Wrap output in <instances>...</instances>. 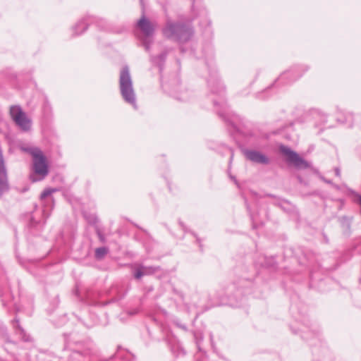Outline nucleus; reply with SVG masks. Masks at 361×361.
<instances>
[{"label": "nucleus", "mask_w": 361, "mask_h": 361, "mask_svg": "<svg viewBox=\"0 0 361 361\" xmlns=\"http://www.w3.org/2000/svg\"><path fill=\"white\" fill-rule=\"evenodd\" d=\"M208 86L213 94H216L218 100L214 99L213 103L218 115L227 123L231 124L234 129L238 130V123L240 118L238 115L230 113L224 99V86L221 84L217 75H211L208 79Z\"/></svg>", "instance_id": "obj_1"}, {"label": "nucleus", "mask_w": 361, "mask_h": 361, "mask_svg": "<svg viewBox=\"0 0 361 361\" xmlns=\"http://www.w3.org/2000/svg\"><path fill=\"white\" fill-rule=\"evenodd\" d=\"M21 149L23 152H27L32 157V168L36 176H31L30 178L32 182H37L43 180L49 173V165L47 157L43 154L42 151L36 147H23Z\"/></svg>", "instance_id": "obj_2"}, {"label": "nucleus", "mask_w": 361, "mask_h": 361, "mask_svg": "<svg viewBox=\"0 0 361 361\" xmlns=\"http://www.w3.org/2000/svg\"><path fill=\"white\" fill-rule=\"evenodd\" d=\"M162 33L167 39L178 43H185L190 39L193 35V30L185 23L168 20L162 29Z\"/></svg>", "instance_id": "obj_3"}, {"label": "nucleus", "mask_w": 361, "mask_h": 361, "mask_svg": "<svg viewBox=\"0 0 361 361\" xmlns=\"http://www.w3.org/2000/svg\"><path fill=\"white\" fill-rule=\"evenodd\" d=\"M119 87L124 101L137 108L136 96L133 85L132 78L128 66L123 67L120 73Z\"/></svg>", "instance_id": "obj_4"}, {"label": "nucleus", "mask_w": 361, "mask_h": 361, "mask_svg": "<svg viewBox=\"0 0 361 361\" xmlns=\"http://www.w3.org/2000/svg\"><path fill=\"white\" fill-rule=\"evenodd\" d=\"M137 27L140 30L142 35L137 36L145 49L149 52L151 44L153 43V37L155 33L157 23L151 22L143 15L137 22Z\"/></svg>", "instance_id": "obj_5"}, {"label": "nucleus", "mask_w": 361, "mask_h": 361, "mask_svg": "<svg viewBox=\"0 0 361 361\" xmlns=\"http://www.w3.org/2000/svg\"><path fill=\"white\" fill-rule=\"evenodd\" d=\"M9 114L12 120L22 131L27 132L31 129L32 121L19 105L11 106Z\"/></svg>", "instance_id": "obj_6"}, {"label": "nucleus", "mask_w": 361, "mask_h": 361, "mask_svg": "<svg viewBox=\"0 0 361 361\" xmlns=\"http://www.w3.org/2000/svg\"><path fill=\"white\" fill-rule=\"evenodd\" d=\"M308 70L307 66H298L283 73L274 82V85H288L300 78Z\"/></svg>", "instance_id": "obj_7"}, {"label": "nucleus", "mask_w": 361, "mask_h": 361, "mask_svg": "<svg viewBox=\"0 0 361 361\" xmlns=\"http://www.w3.org/2000/svg\"><path fill=\"white\" fill-rule=\"evenodd\" d=\"M281 152L287 157V161L292 163L298 169H307L310 164L302 158H301L295 152L290 148L281 145L280 147Z\"/></svg>", "instance_id": "obj_8"}, {"label": "nucleus", "mask_w": 361, "mask_h": 361, "mask_svg": "<svg viewBox=\"0 0 361 361\" xmlns=\"http://www.w3.org/2000/svg\"><path fill=\"white\" fill-rule=\"evenodd\" d=\"M89 23H95L97 25L100 27L102 29H104V25H106V21L102 18H97L93 16H86L78 21L73 27L74 35H78L83 33L87 29Z\"/></svg>", "instance_id": "obj_9"}, {"label": "nucleus", "mask_w": 361, "mask_h": 361, "mask_svg": "<svg viewBox=\"0 0 361 361\" xmlns=\"http://www.w3.org/2000/svg\"><path fill=\"white\" fill-rule=\"evenodd\" d=\"M9 190L7 169L2 153L0 152V198Z\"/></svg>", "instance_id": "obj_10"}, {"label": "nucleus", "mask_w": 361, "mask_h": 361, "mask_svg": "<svg viewBox=\"0 0 361 361\" xmlns=\"http://www.w3.org/2000/svg\"><path fill=\"white\" fill-rule=\"evenodd\" d=\"M243 153L245 157L252 162L261 164H269V159L266 155L258 151L244 149Z\"/></svg>", "instance_id": "obj_11"}, {"label": "nucleus", "mask_w": 361, "mask_h": 361, "mask_svg": "<svg viewBox=\"0 0 361 361\" xmlns=\"http://www.w3.org/2000/svg\"><path fill=\"white\" fill-rule=\"evenodd\" d=\"M168 52L166 51H163L158 56H150V61L152 63V64L157 67L159 68L160 73L162 72L164 63L166 59Z\"/></svg>", "instance_id": "obj_12"}, {"label": "nucleus", "mask_w": 361, "mask_h": 361, "mask_svg": "<svg viewBox=\"0 0 361 361\" xmlns=\"http://www.w3.org/2000/svg\"><path fill=\"white\" fill-rule=\"evenodd\" d=\"M13 326L16 329V333L21 338L23 341H30V336L26 334L25 330L20 326L19 324V320L16 318L13 320Z\"/></svg>", "instance_id": "obj_13"}, {"label": "nucleus", "mask_w": 361, "mask_h": 361, "mask_svg": "<svg viewBox=\"0 0 361 361\" xmlns=\"http://www.w3.org/2000/svg\"><path fill=\"white\" fill-rule=\"evenodd\" d=\"M332 187L337 191L341 192V193L345 194V195L355 194V192L352 189L349 188L345 184H342V185L332 184Z\"/></svg>", "instance_id": "obj_14"}, {"label": "nucleus", "mask_w": 361, "mask_h": 361, "mask_svg": "<svg viewBox=\"0 0 361 361\" xmlns=\"http://www.w3.org/2000/svg\"><path fill=\"white\" fill-rule=\"evenodd\" d=\"M115 357L117 359H121L125 361H131L133 360L134 356L128 351L120 350L116 353Z\"/></svg>", "instance_id": "obj_15"}, {"label": "nucleus", "mask_w": 361, "mask_h": 361, "mask_svg": "<svg viewBox=\"0 0 361 361\" xmlns=\"http://www.w3.org/2000/svg\"><path fill=\"white\" fill-rule=\"evenodd\" d=\"M108 252V249L105 247H98L95 250V257L97 259H102Z\"/></svg>", "instance_id": "obj_16"}, {"label": "nucleus", "mask_w": 361, "mask_h": 361, "mask_svg": "<svg viewBox=\"0 0 361 361\" xmlns=\"http://www.w3.org/2000/svg\"><path fill=\"white\" fill-rule=\"evenodd\" d=\"M58 191L56 188H46L40 195L41 200H45L47 197L51 196L53 192Z\"/></svg>", "instance_id": "obj_17"}, {"label": "nucleus", "mask_w": 361, "mask_h": 361, "mask_svg": "<svg viewBox=\"0 0 361 361\" xmlns=\"http://www.w3.org/2000/svg\"><path fill=\"white\" fill-rule=\"evenodd\" d=\"M140 267L141 268L142 270H143V272H145V275L154 274L155 271L158 270V268L153 267L140 266Z\"/></svg>", "instance_id": "obj_18"}, {"label": "nucleus", "mask_w": 361, "mask_h": 361, "mask_svg": "<svg viewBox=\"0 0 361 361\" xmlns=\"http://www.w3.org/2000/svg\"><path fill=\"white\" fill-rule=\"evenodd\" d=\"M274 205H276L282 209H285L286 204H289V202L284 200H277L274 202Z\"/></svg>", "instance_id": "obj_19"}, {"label": "nucleus", "mask_w": 361, "mask_h": 361, "mask_svg": "<svg viewBox=\"0 0 361 361\" xmlns=\"http://www.w3.org/2000/svg\"><path fill=\"white\" fill-rule=\"evenodd\" d=\"M143 276H145V272H143V270H142L140 267L136 269L134 273V277L136 279H140Z\"/></svg>", "instance_id": "obj_20"}, {"label": "nucleus", "mask_w": 361, "mask_h": 361, "mask_svg": "<svg viewBox=\"0 0 361 361\" xmlns=\"http://www.w3.org/2000/svg\"><path fill=\"white\" fill-rule=\"evenodd\" d=\"M171 94L175 97L176 99H178V100H181V101H184V100H186L187 98H188V96H187V92H185L183 94V97H178L176 92L173 90L171 91Z\"/></svg>", "instance_id": "obj_21"}, {"label": "nucleus", "mask_w": 361, "mask_h": 361, "mask_svg": "<svg viewBox=\"0 0 361 361\" xmlns=\"http://www.w3.org/2000/svg\"><path fill=\"white\" fill-rule=\"evenodd\" d=\"M38 222L34 220V218L32 216L30 217V226L35 227L37 226Z\"/></svg>", "instance_id": "obj_22"}, {"label": "nucleus", "mask_w": 361, "mask_h": 361, "mask_svg": "<svg viewBox=\"0 0 361 361\" xmlns=\"http://www.w3.org/2000/svg\"><path fill=\"white\" fill-rule=\"evenodd\" d=\"M321 178H322V180L324 183H327V184H329V185H331V186H332V184H334L331 180H329V179H326V178H325L324 177H322Z\"/></svg>", "instance_id": "obj_23"}, {"label": "nucleus", "mask_w": 361, "mask_h": 361, "mask_svg": "<svg viewBox=\"0 0 361 361\" xmlns=\"http://www.w3.org/2000/svg\"><path fill=\"white\" fill-rule=\"evenodd\" d=\"M335 174L337 177H341V170L338 167L334 169Z\"/></svg>", "instance_id": "obj_24"}, {"label": "nucleus", "mask_w": 361, "mask_h": 361, "mask_svg": "<svg viewBox=\"0 0 361 361\" xmlns=\"http://www.w3.org/2000/svg\"><path fill=\"white\" fill-rule=\"evenodd\" d=\"M353 115L352 113H348V116L346 118V121H351L353 119Z\"/></svg>", "instance_id": "obj_25"}, {"label": "nucleus", "mask_w": 361, "mask_h": 361, "mask_svg": "<svg viewBox=\"0 0 361 361\" xmlns=\"http://www.w3.org/2000/svg\"><path fill=\"white\" fill-rule=\"evenodd\" d=\"M180 226L182 227V228L184 230V231H186V227L184 225V224L181 221L179 222Z\"/></svg>", "instance_id": "obj_26"}, {"label": "nucleus", "mask_w": 361, "mask_h": 361, "mask_svg": "<svg viewBox=\"0 0 361 361\" xmlns=\"http://www.w3.org/2000/svg\"><path fill=\"white\" fill-rule=\"evenodd\" d=\"M192 235H193L195 237H196V238H197V242H198V243L200 244V247H202V245H201V243H200V238H198L196 236V235H195V233H192Z\"/></svg>", "instance_id": "obj_27"}, {"label": "nucleus", "mask_w": 361, "mask_h": 361, "mask_svg": "<svg viewBox=\"0 0 361 361\" xmlns=\"http://www.w3.org/2000/svg\"><path fill=\"white\" fill-rule=\"evenodd\" d=\"M265 196L276 198V197L271 194H267V195H265Z\"/></svg>", "instance_id": "obj_28"}, {"label": "nucleus", "mask_w": 361, "mask_h": 361, "mask_svg": "<svg viewBox=\"0 0 361 361\" xmlns=\"http://www.w3.org/2000/svg\"><path fill=\"white\" fill-rule=\"evenodd\" d=\"M181 354H182V355H185V352H184V350H182V349H181V350H180V352H179V353L178 354V355H181Z\"/></svg>", "instance_id": "obj_29"}, {"label": "nucleus", "mask_w": 361, "mask_h": 361, "mask_svg": "<svg viewBox=\"0 0 361 361\" xmlns=\"http://www.w3.org/2000/svg\"><path fill=\"white\" fill-rule=\"evenodd\" d=\"M245 204H246V206H247V210H249V211H250V207H249V205L247 204V201H246V200H245Z\"/></svg>", "instance_id": "obj_30"}, {"label": "nucleus", "mask_w": 361, "mask_h": 361, "mask_svg": "<svg viewBox=\"0 0 361 361\" xmlns=\"http://www.w3.org/2000/svg\"><path fill=\"white\" fill-rule=\"evenodd\" d=\"M233 178V180H234V181H235V184H237V185H238L237 180H236L235 178Z\"/></svg>", "instance_id": "obj_31"}, {"label": "nucleus", "mask_w": 361, "mask_h": 361, "mask_svg": "<svg viewBox=\"0 0 361 361\" xmlns=\"http://www.w3.org/2000/svg\"><path fill=\"white\" fill-rule=\"evenodd\" d=\"M51 203H52V206H51V207H53V206H54V200H53V199H51Z\"/></svg>", "instance_id": "obj_32"}, {"label": "nucleus", "mask_w": 361, "mask_h": 361, "mask_svg": "<svg viewBox=\"0 0 361 361\" xmlns=\"http://www.w3.org/2000/svg\"><path fill=\"white\" fill-rule=\"evenodd\" d=\"M250 216H251V219H252V220H254V216H253L252 214H250Z\"/></svg>", "instance_id": "obj_33"}]
</instances>
